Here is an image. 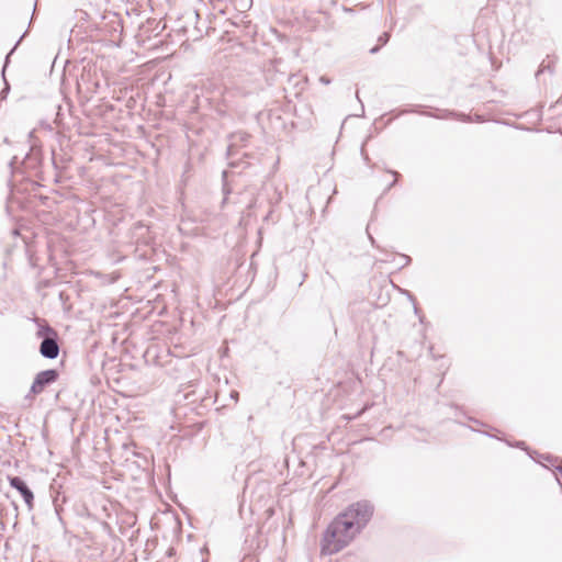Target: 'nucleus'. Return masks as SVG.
<instances>
[{"instance_id":"f257e3e1","label":"nucleus","mask_w":562,"mask_h":562,"mask_svg":"<svg viewBox=\"0 0 562 562\" xmlns=\"http://www.w3.org/2000/svg\"><path fill=\"white\" fill-rule=\"evenodd\" d=\"M375 512L369 499L349 504L328 525L321 541V552L331 555L346 548L369 525Z\"/></svg>"},{"instance_id":"f03ea898","label":"nucleus","mask_w":562,"mask_h":562,"mask_svg":"<svg viewBox=\"0 0 562 562\" xmlns=\"http://www.w3.org/2000/svg\"><path fill=\"white\" fill-rule=\"evenodd\" d=\"M59 379V371L57 369H46L38 372L30 387L29 393L25 395V401H32L34 396L44 392V390L54 384Z\"/></svg>"},{"instance_id":"7ed1b4c3","label":"nucleus","mask_w":562,"mask_h":562,"mask_svg":"<svg viewBox=\"0 0 562 562\" xmlns=\"http://www.w3.org/2000/svg\"><path fill=\"white\" fill-rule=\"evenodd\" d=\"M43 333H46L47 336L41 341L40 353L45 359L54 360L58 357L60 350L57 333L48 325L42 327L37 334L42 336Z\"/></svg>"},{"instance_id":"20e7f679","label":"nucleus","mask_w":562,"mask_h":562,"mask_svg":"<svg viewBox=\"0 0 562 562\" xmlns=\"http://www.w3.org/2000/svg\"><path fill=\"white\" fill-rule=\"evenodd\" d=\"M8 482L12 488L20 493L29 510H32L34 507V493L26 482L21 476H8Z\"/></svg>"},{"instance_id":"39448f33","label":"nucleus","mask_w":562,"mask_h":562,"mask_svg":"<svg viewBox=\"0 0 562 562\" xmlns=\"http://www.w3.org/2000/svg\"><path fill=\"white\" fill-rule=\"evenodd\" d=\"M429 115L432 117L445 119V120L453 119V120H459L462 122L471 121V116L469 114H464V113L457 112V111H449V110L443 111V113L441 115H434V114H429Z\"/></svg>"},{"instance_id":"423d86ee","label":"nucleus","mask_w":562,"mask_h":562,"mask_svg":"<svg viewBox=\"0 0 562 562\" xmlns=\"http://www.w3.org/2000/svg\"><path fill=\"white\" fill-rule=\"evenodd\" d=\"M412 262V258L408 256V255H405V254H400V262H398V269H403L405 267H407L408 265H411Z\"/></svg>"},{"instance_id":"0eeeda50","label":"nucleus","mask_w":562,"mask_h":562,"mask_svg":"<svg viewBox=\"0 0 562 562\" xmlns=\"http://www.w3.org/2000/svg\"><path fill=\"white\" fill-rule=\"evenodd\" d=\"M144 232H148V227L146 225H144L143 223L138 222L137 224H135L134 226V234L138 237H143L144 236Z\"/></svg>"},{"instance_id":"6e6552de","label":"nucleus","mask_w":562,"mask_h":562,"mask_svg":"<svg viewBox=\"0 0 562 562\" xmlns=\"http://www.w3.org/2000/svg\"><path fill=\"white\" fill-rule=\"evenodd\" d=\"M26 33H24L20 38L19 41L15 43L14 47L5 56V59H4V66L2 68V76L4 75V71H5V67L7 65L9 64V60H10V56L13 54V52L15 50L16 46L20 44V42L22 41V38L24 37Z\"/></svg>"},{"instance_id":"1a4fd4ad","label":"nucleus","mask_w":562,"mask_h":562,"mask_svg":"<svg viewBox=\"0 0 562 562\" xmlns=\"http://www.w3.org/2000/svg\"><path fill=\"white\" fill-rule=\"evenodd\" d=\"M38 162V159L37 157H33L31 155H26L22 165L25 167V168H29V167H33L34 164H37Z\"/></svg>"},{"instance_id":"9d476101","label":"nucleus","mask_w":562,"mask_h":562,"mask_svg":"<svg viewBox=\"0 0 562 562\" xmlns=\"http://www.w3.org/2000/svg\"><path fill=\"white\" fill-rule=\"evenodd\" d=\"M386 171L390 172L394 177V180L391 183H389V186L383 191V194H385L392 187H394L396 184L397 178L400 177V173L395 170H386Z\"/></svg>"},{"instance_id":"9b49d317","label":"nucleus","mask_w":562,"mask_h":562,"mask_svg":"<svg viewBox=\"0 0 562 562\" xmlns=\"http://www.w3.org/2000/svg\"><path fill=\"white\" fill-rule=\"evenodd\" d=\"M389 40H390V34L387 32L382 33L378 38L380 46L385 45L389 42Z\"/></svg>"},{"instance_id":"f8f14e48","label":"nucleus","mask_w":562,"mask_h":562,"mask_svg":"<svg viewBox=\"0 0 562 562\" xmlns=\"http://www.w3.org/2000/svg\"><path fill=\"white\" fill-rule=\"evenodd\" d=\"M9 89H10V88H9V85H8V82L5 81V88H4V89L1 91V93H0V97H1L2 99H4V98L7 97V93L9 92Z\"/></svg>"},{"instance_id":"ddd939ff","label":"nucleus","mask_w":562,"mask_h":562,"mask_svg":"<svg viewBox=\"0 0 562 562\" xmlns=\"http://www.w3.org/2000/svg\"><path fill=\"white\" fill-rule=\"evenodd\" d=\"M60 111H61V106L59 105L58 106V112H57V115H56V119H55V123H57V124H59L61 122Z\"/></svg>"},{"instance_id":"4468645a","label":"nucleus","mask_w":562,"mask_h":562,"mask_svg":"<svg viewBox=\"0 0 562 562\" xmlns=\"http://www.w3.org/2000/svg\"><path fill=\"white\" fill-rule=\"evenodd\" d=\"M319 81L323 83V85H329L330 83V79L326 76H322L319 78Z\"/></svg>"},{"instance_id":"2eb2a0df","label":"nucleus","mask_w":562,"mask_h":562,"mask_svg":"<svg viewBox=\"0 0 562 562\" xmlns=\"http://www.w3.org/2000/svg\"><path fill=\"white\" fill-rule=\"evenodd\" d=\"M472 121H475V122L481 123V122H483L484 120H483V116H482V115L475 114L474 119H472V117H471V121H470V122H472Z\"/></svg>"},{"instance_id":"dca6fc26","label":"nucleus","mask_w":562,"mask_h":562,"mask_svg":"<svg viewBox=\"0 0 562 562\" xmlns=\"http://www.w3.org/2000/svg\"><path fill=\"white\" fill-rule=\"evenodd\" d=\"M15 162H16V157H13V158L10 160V162H9V167L11 168L12 172H14V170H13V166H14V164H15Z\"/></svg>"},{"instance_id":"f3484780","label":"nucleus","mask_w":562,"mask_h":562,"mask_svg":"<svg viewBox=\"0 0 562 562\" xmlns=\"http://www.w3.org/2000/svg\"><path fill=\"white\" fill-rule=\"evenodd\" d=\"M368 237H369V239H370V241H371L372 246H374V247H376L378 249H380V247L375 245V239H374V238H373L369 233H368Z\"/></svg>"},{"instance_id":"a211bd4d","label":"nucleus","mask_w":562,"mask_h":562,"mask_svg":"<svg viewBox=\"0 0 562 562\" xmlns=\"http://www.w3.org/2000/svg\"><path fill=\"white\" fill-rule=\"evenodd\" d=\"M546 69V66L543 65V63L540 65V68L538 69L536 76H539L542 71H544Z\"/></svg>"},{"instance_id":"6ab92c4d","label":"nucleus","mask_w":562,"mask_h":562,"mask_svg":"<svg viewBox=\"0 0 562 562\" xmlns=\"http://www.w3.org/2000/svg\"><path fill=\"white\" fill-rule=\"evenodd\" d=\"M379 49H380V46H374V47H372V48L370 49V53H371V54H375V53H378V52H379Z\"/></svg>"},{"instance_id":"aec40b11","label":"nucleus","mask_w":562,"mask_h":562,"mask_svg":"<svg viewBox=\"0 0 562 562\" xmlns=\"http://www.w3.org/2000/svg\"><path fill=\"white\" fill-rule=\"evenodd\" d=\"M361 154H362V156H363V159H364L366 161H368V160H369V157H368V155L364 153L363 146L361 147Z\"/></svg>"},{"instance_id":"412c9836","label":"nucleus","mask_w":562,"mask_h":562,"mask_svg":"<svg viewBox=\"0 0 562 562\" xmlns=\"http://www.w3.org/2000/svg\"><path fill=\"white\" fill-rule=\"evenodd\" d=\"M515 447L525 448V442L524 441H517Z\"/></svg>"},{"instance_id":"4be33fe9","label":"nucleus","mask_w":562,"mask_h":562,"mask_svg":"<svg viewBox=\"0 0 562 562\" xmlns=\"http://www.w3.org/2000/svg\"><path fill=\"white\" fill-rule=\"evenodd\" d=\"M233 147H234L233 145H229V146L227 147V155H228V156H231V155H232V153H233Z\"/></svg>"},{"instance_id":"5701e85b","label":"nucleus","mask_w":562,"mask_h":562,"mask_svg":"<svg viewBox=\"0 0 562 562\" xmlns=\"http://www.w3.org/2000/svg\"><path fill=\"white\" fill-rule=\"evenodd\" d=\"M247 138H248V135H246V134L240 136L241 140H246Z\"/></svg>"},{"instance_id":"b1692460","label":"nucleus","mask_w":562,"mask_h":562,"mask_svg":"<svg viewBox=\"0 0 562 562\" xmlns=\"http://www.w3.org/2000/svg\"><path fill=\"white\" fill-rule=\"evenodd\" d=\"M405 292H406V294L408 295V297H409L411 300H414V296H413L408 291H405Z\"/></svg>"},{"instance_id":"393cba45","label":"nucleus","mask_w":562,"mask_h":562,"mask_svg":"<svg viewBox=\"0 0 562 562\" xmlns=\"http://www.w3.org/2000/svg\"><path fill=\"white\" fill-rule=\"evenodd\" d=\"M469 419H470V420H472V422H474V423H476V424H479V420H477V419H474V418H469Z\"/></svg>"},{"instance_id":"a878e982","label":"nucleus","mask_w":562,"mask_h":562,"mask_svg":"<svg viewBox=\"0 0 562 562\" xmlns=\"http://www.w3.org/2000/svg\"><path fill=\"white\" fill-rule=\"evenodd\" d=\"M414 311H415L416 314L418 313L417 306L414 307Z\"/></svg>"},{"instance_id":"bb28decb","label":"nucleus","mask_w":562,"mask_h":562,"mask_svg":"<svg viewBox=\"0 0 562 562\" xmlns=\"http://www.w3.org/2000/svg\"><path fill=\"white\" fill-rule=\"evenodd\" d=\"M558 470H559V472L561 473V476H562V468H559Z\"/></svg>"}]
</instances>
